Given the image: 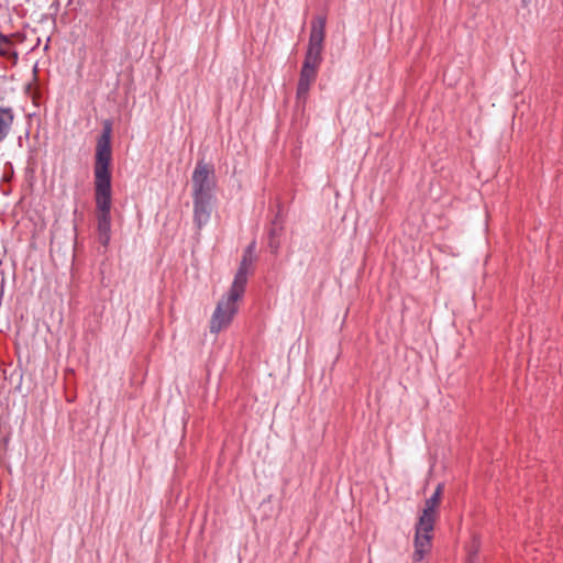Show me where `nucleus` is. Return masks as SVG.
<instances>
[{
  "label": "nucleus",
  "instance_id": "nucleus-1",
  "mask_svg": "<svg viewBox=\"0 0 563 563\" xmlns=\"http://www.w3.org/2000/svg\"><path fill=\"white\" fill-rule=\"evenodd\" d=\"M255 243H251L244 251L240 267L235 274L231 289L227 297H223L217 305L210 320V331L219 333L228 328L238 312V300L244 294L247 283V275L254 262Z\"/></svg>",
  "mask_w": 563,
  "mask_h": 563
},
{
  "label": "nucleus",
  "instance_id": "nucleus-2",
  "mask_svg": "<svg viewBox=\"0 0 563 563\" xmlns=\"http://www.w3.org/2000/svg\"><path fill=\"white\" fill-rule=\"evenodd\" d=\"M325 16L318 15L311 21L309 43L297 85V101L306 103L311 85L314 82L322 62L325 37Z\"/></svg>",
  "mask_w": 563,
  "mask_h": 563
},
{
  "label": "nucleus",
  "instance_id": "nucleus-3",
  "mask_svg": "<svg viewBox=\"0 0 563 563\" xmlns=\"http://www.w3.org/2000/svg\"><path fill=\"white\" fill-rule=\"evenodd\" d=\"M111 126L104 125L96 146L95 184L96 200L99 211H109L111 203Z\"/></svg>",
  "mask_w": 563,
  "mask_h": 563
},
{
  "label": "nucleus",
  "instance_id": "nucleus-4",
  "mask_svg": "<svg viewBox=\"0 0 563 563\" xmlns=\"http://www.w3.org/2000/svg\"><path fill=\"white\" fill-rule=\"evenodd\" d=\"M441 498V495L433 493L431 497L424 501L416 525L413 563H421L424 555L429 553L431 549L432 532L439 516Z\"/></svg>",
  "mask_w": 563,
  "mask_h": 563
},
{
  "label": "nucleus",
  "instance_id": "nucleus-5",
  "mask_svg": "<svg viewBox=\"0 0 563 563\" xmlns=\"http://www.w3.org/2000/svg\"><path fill=\"white\" fill-rule=\"evenodd\" d=\"M191 180L195 211H205L213 197L212 191L216 186L213 169L205 163H198L192 173Z\"/></svg>",
  "mask_w": 563,
  "mask_h": 563
},
{
  "label": "nucleus",
  "instance_id": "nucleus-6",
  "mask_svg": "<svg viewBox=\"0 0 563 563\" xmlns=\"http://www.w3.org/2000/svg\"><path fill=\"white\" fill-rule=\"evenodd\" d=\"M13 120L14 114L12 109L0 107V142L7 137Z\"/></svg>",
  "mask_w": 563,
  "mask_h": 563
},
{
  "label": "nucleus",
  "instance_id": "nucleus-7",
  "mask_svg": "<svg viewBox=\"0 0 563 563\" xmlns=\"http://www.w3.org/2000/svg\"><path fill=\"white\" fill-rule=\"evenodd\" d=\"M0 56L13 59L15 63L18 59V53L13 51V42L10 36H7L0 32Z\"/></svg>",
  "mask_w": 563,
  "mask_h": 563
},
{
  "label": "nucleus",
  "instance_id": "nucleus-8",
  "mask_svg": "<svg viewBox=\"0 0 563 563\" xmlns=\"http://www.w3.org/2000/svg\"><path fill=\"white\" fill-rule=\"evenodd\" d=\"M98 230L100 234V242L107 244L109 241L110 232V218L109 213H100L98 219Z\"/></svg>",
  "mask_w": 563,
  "mask_h": 563
},
{
  "label": "nucleus",
  "instance_id": "nucleus-9",
  "mask_svg": "<svg viewBox=\"0 0 563 563\" xmlns=\"http://www.w3.org/2000/svg\"><path fill=\"white\" fill-rule=\"evenodd\" d=\"M209 213H198L195 218V221L197 222L198 227L201 225V222H206L208 220Z\"/></svg>",
  "mask_w": 563,
  "mask_h": 563
},
{
  "label": "nucleus",
  "instance_id": "nucleus-10",
  "mask_svg": "<svg viewBox=\"0 0 563 563\" xmlns=\"http://www.w3.org/2000/svg\"><path fill=\"white\" fill-rule=\"evenodd\" d=\"M443 489H444V485L443 484H439L434 490V493L439 494V495H443Z\"/></svg>",
  "mask_w": 563,
  "mask_h": 563
},
{
  "label": "nucleus",
  "instance_id": "nucleus-11",
  "mask_svg": "<svg viewBox=\"0 0 563 563\" xmlns=\"http://www.w3.org/2000/svg\"><path fill=\"white\" fill-rule=\"evenodd\" d=\"M470 563H473L472 561Z\"/></svg>",
  "mask_w": 563,
  "mask_h": 563
}]
</instances>
